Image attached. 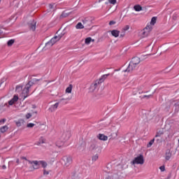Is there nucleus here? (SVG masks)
Returning <instances> with one entry per match:
<instances>
[{
	"instance_id": "f257e3e1",
	"label": "nucleus",
	"mask_w": 179,
	"mask_h": 179,
	"mask_svg": "<svg viewBox=\"0 0 179 179\" xmlns=\"http://www.w3.org/2000/svg\"><path fill=\"white\" fill-rule=\"evenodd\" d=\"M63 34H59L57 36H55L53 38H51L50 41L45 43V47L43 48V51H47V50H50V48L55 44V43H57V41H59L61 38H62Z\"/></svg>"
},
{
	"instance_id": "f03ea898",
	"label": "nucleus",
	"mask_w": 179,
	"mask_h": 179,
	"mask_svg": "<svg viewBox=\"0 0 179 179\" xmlns=\"http://www.w3.org/2000/svg\"><path fill=\"white\" fill-rule=\"evenodd\" d=\"M109 76L110 74H105L99 80H96L92 83L90 87V92H93L94 90H96V89H98L100 84L102 83V82H104V80L107 79L108 76Z\"/></svg>"
},
{
	"instance_id": "7ed1b4c3",
	"label": "nucleus",
	"mask_w": 179,
	"mask_h": 179,
	"mask_svg": "<svg viewBox=\"0 0 179 179\" xmlns=\"http://www.w3.org/2000/svg\"><path fill=\"white\" fill-rule=\"evenodd\" d=\"M69 138H71V133L69 132L62 133L59 137L61 140V143L59 144V142L57 141L56 146H57V148H62V146H64V143L66 142V141H68Z\"/></svg>"
},
{
	"instance_id": "20e7f679",
	"label": "nucleus",
	"mask_w": 179,
	"mask_h": 179,
	"mask_svg": "<svg viewBox=\"0 0 179 179\" xmlns=\"http://www.w3.org/2000/svg\"><path fill=\"white\" fill-rule=\"evenodd\" d=\"M153 29V27L151 25H147L141 32L140 36L143 38H145V37H148L150 32L152 31V29Z\"/></svg>"
},
{
	"instance_id": "39448f33",
	"label": "nucleus",
	"mask_w": 179,
	"mask_h": 179,
	"mask_svg": "<svg viewBox=\"0 0 179 179\" xmlns=\"http://www.w3.org/2000/svg\"><path fill=\"white\" fill-rule=\"evenodd\" d=\"M31 86H33V82L30 81L26 85L25 87L23 89L21 93V96L24 97V100L29 96V89H30Z\"/></svg>"
},
{
	"instance_id": "423d86ee",
	"label": "nucleus",
	"mask_w": 179,
	"mask_h": 179,
	"mask_svg": "<svg viewBox=\"0 0 179 179\" xmlns=\"http://www.w3.org/2000/svg\"><path fill=\"white\" fill-rule=\"evenodd\" d=\"M145 163V158L143 157V155H140L137 157H136L133 161L131 162V164H143Z\"/></svg>"
},
{
	"instance_id": "0eeeda50",
	"label": "nucleus",
	"mask_w": 179,
	"mask_h": 179,
	"mask_svg": "<svg viewBox=\"0 0 179 179\" xmlns=\"http://www.w3.org/2000/svg\"><path fill=\"white\" fill-rule=\"evenodd\" d=\"M62 164L64 167H69L72 164V157L71 156H64L62 158Z\"/></svg>"
},
{
	"instance_id": "6e6552de",
	"label": "nucleus",
	"mask_w": 179,
	"mask_h": 179,
	"mask_svg": "<svg viewBox=\"0 0 179 179\" xmlns=\"http://www.w3.org/2000/svg\"><path fill=\"white\" fill-rule=\"evenodd\" d=\"M28 163L31 166L29 171H33V170H37V169H38V166H40L39 162L38 161H28Z\"/></svg>"
},
{
	"instance_id": "1a4fd4ad",
	"label": "nucleus",
	"mask_w": 179,
	"mask_h": 179,
	"mask_svg": "<svg viewBox=\"0 0 179 179\" xmlns=\"http://www.w3.org/2000/svg\"><path fill=\"white\" fill-rule=\"evenodd\" d=\"M82 22L85 29H87L88 27H90V26H92V20H90V18L89 17L84 18L83 20H82Z\"/></svg>"
},
{
	"instance_id": "9d476101",
	"label": "nucleus",
	"mask_w": 179,
	"mask_h": 179,
	"mask_svg": "<svg viewBox=\"0 0 179 179\" xmlns=\"http://www.w3.org/2000/svg\"><path fill=\"white\" fill-rule=\"evenodd\" d=\"M135 68H136L134 65L129 63L126 69L122 70V72L131 73L133 71H135Z\"/></svg>"
},
{
	"instance_id": "9b49d317",
	"label": "nucleus",
	"mask_w": 179,
	"mask_h": 179,
	"mask_svg": "<svg viewBox=\"0 0 179 179\" xmlns=\"http://www.w3.org/2000/svg\"><path fill=\"white\" fill-rule=\"evenodd\" d=\"M140 63L141 59L139 57H134L130 62V64H131V65H134L136 68V66H138V65H139Z\"/></svg>"
},
{
	"instance_id": "f8f14e48",
	"label": "nucleus",
	"mask_w": 179,
	"mask_h": 179,
	"mask_svg": "<svg viewBox=\"0 0 179 179\" xmlns=\"http://www.w3.org/2000/svg\"><path fill=\"white\" fill-rule=\"evenodd\" d=\"M17 100H19V96H17V95H14L13 99L8 101L9 106H13V104H15Z\"/></svg>"
},
{
	"instance_id": "ddd939ff",
	"label": "nucleus",
	"mask_w": 179,
	"mask_h": 179,
	"mask_svg": "<svg viewBox=\"0 0 179 179\" xmlns=\"http://www.w3.org/2000/svg\"><path fill=\"white\" fill-rule=\"evenodd\" d=\"M16 127H22V125H24V120L20 119L18 120L15 121Z\"/></svg>"
},
{
	"instance_id": "4468645a",
	"label": "nucleus",
	"mask_w": 179,
	"mask_h": 179,
	"mask_svg": "<svg viewBox=\"0 0 179 179\" xmlns=\"http://www.w3.org/2000/svg\"><path fill=\"white\" fill-rule=\"evenodd\" d=\"M36 21H31L29 22L30 30H32V31H34V30H36Z\"/></svg>"
},
{
	"instance_id": "2eb2a0df",
	"label": "nucleus",
	"mask_w": 179,
	"mask_h": 179,
	"mask_svg": "<svg viewBox=\"0 0 179 179\" xmlns=\"http://www.w3.org/2000/svg\"><path fill=\"white\" fill-rule=\"evenodd\" d=\"M112 36L113 37H119L120 36V31L117 30V29H113L110 31Z\"/></svg>"
},
{
	"instance_id": "dca6fc26",
	"label": "nucleus",
	"mask_w": 179,
	"mask_h": 179,
	"mask_svg": "<svg viewBox=\"0 0 179 179\" xmlns=\"http://www.w3.org/2000/svg\"><path fill=\"white\" fill-rule=\"evenodd\" d=\"M58 106H59V102H57L55 103L54 105H52L51 107L49 108L50 111H55L58 108Z\"/></svg>"
},
{
	"instance_id": "f3484780",
	"label": "nucleus",
	"mask_w": 179,
	"mask_h": 179,
	"mask_svg": "<svg viewBox=\"0 0 179 179\" xmlns=\"http://www.w3.org/2000/svg\"><path fill=\"white\" fill-rule=\"evenodd\" d=\"M98 139H99L100 141H107L108 139V137L104 134H99L97 136Z\"/></svg>"
},
{
	"instance_id": "a211bd4d",
	"label": "nucleus",
	"mask_w": 179,
	"mask_h": 179,
	"mask_svg": "<svg viewBox=\"0 0 179 179\" xmlns=\"http://www.w3.org/2000/svg\"><path fill=\"white\" fill-rule=\"evenodd\" d=\"M34 114H37V112H31V113H28L25 115V118L26 120H30V118H31V117H33V115Z\"/></svg>"
},
{
	"instance_id": "6ab92c4d",
	"label": "nucleus",
	"mask_w": 179,
	"mask_h": 179,
	"mask_svg": "<svg viewBox=\"0 0 179 179\" xmlns=\"http://www.w3.org/2000/svg\"><path fill=\"white\" fill-rule=\"evenodd\" d=\"M9 129V127L7 125L3 126L0 128V132L1 134H5L6 131Z\"/></svg>"
},
{
	"instance_id": "aec40b11",
	"label": "nucleus",
	"mask_w": 179,
	"mask_h": 179,
	"mask_svg": "<svg viewBox=\"0 0 179 179\" xmlns=\"http://www.w3.org/2000/svg\"><path fill=\"white\" fill-rule=\"evenodd\" d=\"M156 22H157V17H153L151 19L150 24H149L148 26H155V24H156Z\"/></svg>"
},
{
	"instance_id": "412c9836",
	"label": "nucleus",
	"mask_w": 179,
	"mask_h": 179,
	"mask_svg": "<svg viewBox=\"0 0 179 179\" xmlns=\"http://www.w3.org/2000/svg\"><path fill=\"white\" fill-rule=\"evenodd\" d=\"M85 26L83 25V24H82V22H78L76 25V29H77V30L79 29H85Z\"/></svg>"
},
{
	"instance_id": "4be33fe9",
	"label": "nucleus",
	"mask_w": 179,
	"mask_h": 179,
	"mask_svg": "<svg viewBox=\"0 0 179 179\" xmlns=\"http://www.w3.org/2000/svg\"><path fill=\"white\" fill-rule=\"evenodd\" d=\"M171 158V152H170V150H167L166 152L165 159L166 160H170Z\"/></svg>"
},
{
	"instance_id": "5701e85b",
	"label": "nucleus",
	"mask_w": 179,
	"mask_h": 179,
	"mask_svg": "<svg viewBox=\"0 0 179 179\" xmlns=\"http://www.w3.org/2000/svg\"><path fill=\"white\" fill-rule=\"evenodd\" d=\"M120 179V175L118 173H115L112 177H108L106 179Z\"/></svg>"
},
{
	"instance_id": "b1692460",
	"label": "nucleus",
	"mask_w": 179,
	"mask_h": 179,
	"mask_svg": "<svg viewBox=\"0 0 179 179\" xmlns=\"http://www.w3.org/2000/svg\"><path fill=\"white\" fill-rule=\"evenodd\" d=\"M39 166H42V167H43V169H45V167H47L48 164H47V162H45V161H39Z\"/></svg>"
},
{
	"instance_id": "393cba45",
	"label": "nucleus",
	"mask_w": 179,
	"mask_h": 179,
	"mask_svg": "<svg viewBox=\"0 0 179 179\" xmlns=\"http://www.w3.org/2000/svg\"><path fill=\"white\" fill-rule=\"evenodd\" d=\"M92 42H94V39H92V38L90 37H88L85 39V44H90V43Z\"/></svg>"
},
{
	"instance_id": "a878e982",
	"label": "nucleus",
	"mask_w": 179,
	"mask_h": 179,
	"mask_svg": "<svg viewBox=\"0 0 179 179\" xmlns=\"http://www.w3.org/2000/svg\"><path fill=\"white\" fill-rule=\"evenodd\" d=\"M134 8L136 12H141V10H142V7L139 5L134 6Z\"/></svg>"
},
{
	"instance_id": "bb28decb",
	"label": "nucleus",
	"mask_w": 179,
	"mask_h": 179,
	"mask_svg": "<svg viewBox=\"0 0 179 179\" xmlns=\"http://www.w3.org/2000/svg\"><path fill=\"white\" fill-rule=\"evenodd\" d=\"M78 150L79 152H83L85 150V144H82L81 145L78 146Z\"/></svg>"
},
{
	"instance_id": "cd10ccee",
	"label": "nucleus",
	"mask_w": 179,
	"mask_h": 179,
	"mask_svg": "<svg viewBox=\"0 0 179 179\" xmlns=\"http://www.w3.org/2000/svg\"><path fill=\"white\" fill-rule=\"evenodd\" d=\"M23 89V87H22L21 85H17L15 88V91L19 93L20 92H22Z\"/></svg>"
},
{
	"instance_id": "c85d7f7f",
	"label": "nucleus",
	"mask_w": 179,
	"mask_h": 179,
	"mask_svg": "<svg viewBox=\"0 0 179 179\" xmlns=\"http://www.w3.org/2000/svg\"><path fill=\"white\" fill-rule=\"evenodd\" d=\"M45 142V138L43 137H41L39 138V141L38 142V145H41V143H44Z\"/></svg>"
},
{
	"instance_id": "c756f323",
	"label": "nucleus",
	"mask_w": 179,
	"mask_h": 179,
	"mask_svg": "<svg viewBox=\"0 0 179 179\" xmlns=\"http://www.w3.org/2000/svg\"><path fill=\"white\" fill-rule=\"evenodd\" d=\"M164 132L163 130H160L159 131L157 134L155 135V138H159L162 135H163Z\"/></svg>"
},
{
	"instance_id": "7c9ffc66",
	"label": "nucleus",
	"mask_w": 179,
	"mask_h": 179,
	"mask_svg": "<svg viewBox=\"0 0 179 179\" xmlns=\"http://www.w3.org/2000/svg\"><path fill=\"white\" fill-rule=\"evenodd\" d=\"M153 143H155V138H153L152 140H151L147 145V148H150L152 146V145H153Z\"/></svg>"
},
{
	"instance_id": "2f4dec72",
	"label": "nucleus",
	"mask_w": 179,
	"mask_h": 179,
	"mask_svg": "<svg viewBox=\"0 0 179 179\" xmlns=\"http://www.w3.org/2000/svg\"><path fill=\"white\" fill-rule=\"evenodd\" d=\"M72 92V85H70L66 89V93H71Z\"/></svg>"
},
{
	"instance_id": "473e14b6",
	"label": "nucleus",
	"mask_w": 179,
	"mask_h": 179,
	"mask_svg": "<svg viewBox=\"0 0 179 179\" xmlns=\"http://www.w3.org/2000/svg\"><path fill=\"white\" fill-rule=\"evenodd\" d=\"M36 126L34 123H28L27 124V128H34Z\"/></svg>"
},
{
	"instance_id": "72a5a7b5",
	"label": "nucleus",
	"mask_w": 179,
	"mask_h": 179,
	"mask_svg": "<svg viewBox=\"0 0 179 179\" xmlns=\"http://www.w3.org/2000/svg\"><path fill=\"white\" fill-rule=\"evenodd\" d=\"M13 43H15V40L13 39H11L10 41H8L7 44L9 47H10V45H13Z\"/></svg>"
},
{
	"instance_id": "f704fd0d",
	"label": "nucleus",
	"mask_w": 179,
	"mask_h": 179,
	"mask_svg": "<svg viewBox=\"0 0 179 179\" xmlns=\"http://www.w3.org/2000/svg\"><path fill=\"white\" fill-rule=\"evenodd\" d=\"M127 34V32H125L124 31H123V30L122 29V31H121L120 35V38L125 37V34Z\"/></svg>"
},
{
	"instance_id": "c9c22d12",
	"label": "nucleus",
	"mask_w": 179,
	"mask_h": 179,
	"mask_svg": "<svg viewBox=\"0 0 179 179\" xmlns=\"http://www.w3.org/2000/svg\"><path fill=\"white\" fill-rule=\"evenodd\" d=\"M97 159H99V155H97V154L92 157L93 162H96L97 160Z\"/></svg>"
},
{
	"instance_id": "e433bc0d",
	"label": "nucleus",
	"mask_w": 179,
	"mask_h": 179,
	"mask_svg": "<svg viewBox=\"0 0 179 179\" xmlns=\"http://www.w3.org/2000/svg\"><path fill=\"white\" fill-rule=\"evenodd\" d=\"M108 1L112 5H115V3H117V0H108Z\"/></svg>"
},
{
	"instance_id": "4c0bfd02",
	"label": "nucleus",
	"mask_w": 179,
	"mask_h": 179,
	"mask_svg": "<svg viewBox=\"0 0 179 179\" xmlns=\"http://www.w3.org/2000/svg\"><path fill=\"white\" fill-rule=\"evenodd\" d=\"M122 30H123V31L127 32V30H129V27L128 25H126Z\"/></svg>"
},
{
	"instance_id": "58836bf2",
	"label": "nucleus",
	"mask_w": 179,
	"mask_h": 179,
	"mask_svg": "<svg viewBox=\"0 0 179 179\" xmlns=\"http://www.w3.org/2000/svg\"><path fill=\"white\" fill-rule=\"evenodd\" d=\"M152 94H150V95H144L143 96V99H150V97H152Z\"/></svg>"
},
{
	"instance_id": "ea45409f",
	"label": "nucleus",
	"mask_w": 179,
	"mask_h": 179,
	"mask_svg": "<svg viewBox=\"0 0 179 179\" xmlns=\"http://www.w3.org/2000/svg\"><path fill=\"white\" fill-rule=\"evenodd\" d=\"M43 174H44V176H48L50 174V172L48 171L44 170L43 171Z\"/></svg>"
},
{
	"instance_id": "a19ab883",
	"label": "nucleus",
	"mask_w": 179,
	"mask_h": 179,
	"mask_svg": "<svg viewBox=\"0 0 179 179\" xmlns=\"http://www.w3.org/2000/svg\"><path fill=\"white\" fill-rule=\"evenodd\" d=\"M5 122H6V119H2L0 120L1 124H5Z\"/></svg>"
},
{
	"instance_id": "79ce46f5",
	"label": "nucleus",
	"mask_w": 179,
	"mask_h": 179,
	"mask_svg": "<svg viewBox=\"0 0 179 179\" xmlns=\"http://www.w3.org/2000/svg\"><path fill=\"white\" fill-rule=\"evenodd\" d=\"M114 24H115V21H110V22H109V25H110V26H113V25H114Z\"/></svg>"
},
{
	"instance_id": "37998d69",
	"label": "nucleus",
	"mask_w": 179,
	"mask_h": 179,
	"mask_svg": "<svg viewBox=\"0 0 179 179\" xmlns=\"http://www.w3.org/2000/svg\"><path fill=\"white\" fill-rule=\"evenodd\" d=\"M64 100H71V98H63L60 100V101H64Z\"/></svg>"
},
{
	"instance_id": "c03bdc74",
	"label": "nucleus",
	"mask_w": 179,
	"mask_h": 179,
	"mask_svg": "<svg viewBox=\"0 0 179 179\" xmlns=\"http://www.w3.org/2000/svg\"><path fill=\"white\" fill-rule=\"evenodd\" d=\"M159 169L161 170V171H164V170H165V168H164V166H160L159 167Z\"/></svg>"
},
{
	"instance_id": "a18cd8bd",
	"label": "nucleus",
	"mask_w": 179,
	"mask_h": 179,
	"mask_svg": "<svg viewBox=\"0 0 179 179\" xmlns=\"http://www.w3.org/2000/svg\"><path fill=\"white\" fill-rule=\"evenodd\" d=\"M57 142H59V145H61V138H59Z\"/></svg>"
},
{
	"instance_id": "49530a36",
	"label": "nucleus",
	"mask_w": 179,
	"mask_h": 179,
	"mask_svg": "<svg viewBox=\"0 0 179 179\" xmlns=\"http://www.w3.org/2000/svg\"><path fill=\"white\" fill-rule=\"evenodd\" d=\"M2 169H3V170H5V169H6V166L3 165V166H2Z\"/></svg>"
},
{
	"instance_id": "de8ad7c7",
	"label": "nucleus",
	"mask_w": 179,
	"mask_h": 179,
	"mask_svg": "<svg viewBox=\"0 0 179 179\" xmlns=\"http://www.w3.org/2000/svg\"><path fill=\"white\" fill-rule=\"evenodd\" d=\"M49 6H50V9H52V8H53L54 6H52V5L50 4Z\"/></svg>"
},
{
	"instance_id": "09e8293b",
	"label": "nucleus",
	"mask_w": 179,
	"mask_h": 179,
	"mask_svg": "<svg viewBox=\"0 0 179 179\" xmlns=\"http://www.w3.org/2000/svg\"><path fill=\"white\" fill-rule=\"evenodd\" d=\"M16 163H19V159L16 160Z\"/></svg>"
},
{
	"instance_id": "8fccbe9b",
	"label": "nucleus",
	"mask_w": 179,
	"mask_h": 179,
	"mask_svg": "<svg viewBox=\"0 0 179 179\" xmlns=\"http://www.w3.org/2000/svg\"><path fill=\"white\" fill-rule=\"evenodd\" d=\"M34 82H37V79H34Z\"/></svg>"
},
{
	"instance_id": "3c124183",
	"label": "nucleus",
	"mask_w": 179,
	"mask_h": 179,
	"mask_svg": "<svg viewBox=\"0 0 179 179\" xmlns=\"http://www.w3.org/2000/svg\"><path fill=\"white\" fill-rule=\"evenodd\" d=\"M1 34H2V31H0V36H1Z\"/></svg>"
},
{
	"instance_id": "603ef678",
	"label": "nucleus",
	"mask_w": 179,
	"mask_h": 179,
	"mask_svg": "<svg viewBox=\"0 0 179 179\" xmlns=\"http://www.w3.org/2000/svg\"><path fill=\"white\" fill-rule=\"evenodd\" d=\"M0 138H1V134H0Z\"/></svg>"
}]
</instances>
